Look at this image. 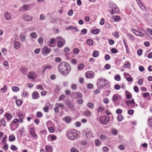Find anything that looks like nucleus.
Wrapping results in <instances>:
<instances>
[{
	"label": "nucleus",
	"mask_w": 152,
	"mask_h": 152,
	"mask_svg": "<svg viewBox=\"0 0 152 152\" xmlns=\"http://www.w3.org/2000/svg\"><path fill=\"white\" fill-rule=\"evenodd\" d=\"M32 96L34 99H37L39 97V94L37 92L35 91L32 94Z\"/></svg>",
	"instance_id": "20"
},
{
	"label": "nucleus",
	"mask_w": 152,
	"mask_h": 152,
	"mask_svg": "<svg viewBox=\"0 0 152 152\" xmlns=\"http://www.w3.org/2000/svg\"><path fill=\"white\" fill-rule=\"evenodd\" d=\"M15 102L17 106L20 105L22 103V102L19 99L16 100L15 101Z\"/></svg>",
	"instance_id": "39"
},
{
	"label": "nucleus",
	"mask_w": 152,
	"mask_h": 152,
	"mask_svg": "<svg viewBox=\"0 0 152 152\" xmlns=\"http://www.w3.org/2000/svg\"><path fill=\"white\" fill-rule=\"evenodd\" d=\"M56 39L57 42H61L63 41L64 40H65L63 39L62 37L61 36H58L56 37Z\"/></svg>",
	"instance_id": "43"
},
{
	"label": "nucleus",
	"mask_w": 152,
	"mask_h": 152,
	"mask_svg": "<svg viewBox=\"0 0 152 152\" xmlns=\"http://www.w3.org/2000/svg\"><path fill=\"white\" fill-rule=\"evenodd\" d=\"M45 19V17L43 14H41L40 15L39 19L41 20H43Z\"/></svg>",
	"instance_id": "53"
},
{
	"label": "nucleus",
	"mask_w": 152,
	"mask_h": 152,
	"mask_svg": "<svg viewBox=\"0 0 152 152\" xmlns=\"http://www.w3.org/2000/svg\"><path fill=\"white\" fill-rule=\"evenodd\" d=\"M23 8L25 11H27L30 9V6L28 4H24L23 6Z\"/></svg>",
	"instance_id": "25"
},
{
	"label": "nucleus",
	"mask_w": 152,
	"mask_h": 152,
	"mask_svg": "<svg viewBox=\"0 0 152 152\" xmlns=\"http://www.w3.org/2000/svg\"><path fill=\"white\" fill-rule=\"evenodd\" d=\"M24 129L23 127H22L18 130L19 134L21 136H22L24 131Z\"/></svg>",
	"instance_id": "24"
},
{
	"label": "nucleus",
	"mask_w": 152,
	"mask_h": 152,
	"mask_svg": "<svg viewBox=\"0 0 152 152\" xmlns=\"http://www.w3.org/2000/svg\"><path fill=\"white\" fill-rule=\"evenodd\" d=\"M49 131L50 132L52 133L54 132V130L53 127L52 126H51L48 128Z\"/></svg>",
	"instance_id": "59"
},
{
	"label": "nucleus",
	"mask_w": 152,
	"mask_h": 152,
	"mask_svg": "<svg viewBox=\"0 0 152 152\" xmlns=\"http://www.w3.org/2000/svg\"><path fill=\"white\" fill-rule=\"evenodd\" d=\"M66 134L67 138L71 140H75L79 137L77 132L74 130H68Z\"/></svg>",
	"instance_id": "2"
},
{
	"label": "nucleus",
	"mask_w": 152,
	"mask_h": 152,
	"mask_svg": "<svg viewBox=\"0 0 152 152\" xmlns=\"http://www.w3.org/2000/svg\"><path fill=\"white\" fill-rule=\"evenodd\" d=\"M87 106L90 108L93 109L94 107V104L93 103L89 102L87 104Z\"/></svg>",
	"instance_id": "32"
},
{
	"label": "nucleus",
	"mask_w": 152,
	"mask_h": 152,
	"mask_svg": "<svg viewBox=\"0 0 152 152\" xmlns=\"http://www.w3.org/2000/svg\"><path fill=\"white\" fill-rule=\"evenodd\" d=\"M65 40H64L62 41L57 42V45L58 47H62L65 43Z\"/></svg>",
	"instance_id": "21"
},
{
	"label": "nucleus",
	"mask_w": 152,
	"mask_h": 152,
	"mask_svg": "<svg viewBox=\"0 0 152 152\" xmlns=\"http://www.w3.org/2000/svg\"><path fill=\"white\" fill-rule=\"evenodd\" d=\"M21 46V44L18 41L15 42L14 44V48L16 49H18L20 48Z\"/></svg>",
	"instance_id": "22"
},
{
	"label": "nucleus",
	"mask_w": 152,
	"mask_h": 152,
	"mask_svg": "<svg viewBox=\"0 0 152 152\" xmlns=\"http://www.w3.org/2000/svg\"><path fill=\"white\" fill-rule=\"evenodd\" d=\"M50 51V49L46 46H45L42 49V53L44 56H47Z\"/></svg>",
	"instance_id": "6"
},
{
	"label": "nucleus",
	"mask_w": 152,
	"mask_h": 152,
	"mask_svg": "<svg viewBox=\"0 0 152 152\" xmlns=\"http://www.w3.org/2000/svg\"><path fill=\"white\" fill-rule=\"evenodd\" d=\"M148 123L149 126L152 127V116L149 117L148 119Z\"/></svg>",
	"instance_id": "26"
},
{
	"label": "nucleus",
	"mask_w": 152,
	"mask_h": 152,
	"mask_svg": "<svg viewBox=\"0 0 152 152\" xmlns=\"http://www.w3.org/2000/svg\"><path fill=\"white\" fill-rule=\"evenodd\" d=\"M48 140L50 141H53L56 139L57 137L55 135H50L48 137Z\"/></svg>",
	"instance_id": "18"
},
{
	"label": "nucleus",
	"mask_w": 152,
	"mask_h": 152,
	"mask_svg": "<svg viewBox=\"0 0 152 152\" xmlns=\"http://www.w3.org/2000/svg\"><path fill=\"white\" fill-rule=\"evenodd\" d=\"M94 73L92 71L88 72L85 73V75L87 78L91 79L94 77Z\"/></svg>",
	"instance_id": "11"
},
{
	"label": "nucleus",
	"mask_w": 152,
	"mask_h": 152,
	"mask_svg": "<svg viewBox=\"0 0 152 152\" xmlns=\"http://www.w3.org/2000/svg\"><path fill=\"white\" fill-rule=\"evenodd\" d=\"M30 35L31 37L33 38H35L37 37V35L35 32H32L31 33Z\"/></svg>",
	"instance_id": "41"
},
{
	"label": "nucleus",
	"mask_w": 152,
	"mask_h": 152,
	"mask_svg": "<svg viewBox=\"0 0 152 152\" xmlns=\"http://www.w3.org/2000/svg\"><path fill=\"white\" fill-rule=\"evenodd\" d=\"M127 37L129 39L132 40H133L134 39V37L130 33H127Z\"/></svg>",
	"instance_id": "27"
},
{
	"label": "nucleus",
	"mask_w": 152,
	"mask_h": 152,
	"mask_svg": "<svg viewBox=\"0 0 152 152\" xmlns=\"http://www.w3.org/2000/svg\"><path fill=\"white\" fill-rule=\"evenodd\" d=\"M64 121L66 123H69L71 121V118L69 116H66L64 118Z\"/></svg>",
	"instance_id": "31"
},
{
	"label": "nucleus",
	"mask_w": 152,
	"mask_h": 152,
	"mask_svg": "<svg viewBox=\"0 0 152 152\" xmlns=\"http://www.w3.org/2000/svg\"><path fill=\"white\" fill-rule=\"evenodd\" d=\"M113 19L115 21H118L120 20V18L118 15L114 16L113 18Z\"/></svg>",
	"instance_id": "35"
},
{
	"label": "nucleus",
	"mask_w": 152,
	"mask_h": 152,
	"mask_svg": "<svg viewBox=\"0 0 152 152\" xmlns=\"http://www.w3.org/2000/svg\"><path fill=\"white\" fill-rule=\"evenodd\" d=\"M56 40L55 38H52L49 40L47 42V45L50 47H54L55 45V41Z\"/></svg>",
	"instance_id": "7"
},
{
	"label": "nucleus",
	"mask_w": 152,
	"mask_h": 152,
	"mask_svg": "<svg viewBox=\"0 0 152 152\" xmlns=\"http://www.w3.org/2000/svg\"><path fill=\"white\" fill-rule=\"evenodd\" d=\"M110 121L109 117L106 115H103L99 118L100 123L103 124L105 125L107 124Z\"/></svg>",
	"instance_id": "4"
},
{
	"label": "nucleus",
	"mask_w": 152,
	"mask_h": 152,
	"mask_svg": "<svg viewBox=\"0 0 152 152\" xmlns=\"http://www.w3.org/2000/svg\"><path fill=\"white\" fill-rule=\"evenodd\" d=\"M7 89V87L6 86L4 85V87L1 89V91L3 93H4L6 92Z\"/></svg>",
	"instance_id": "38"
},
{
	"label": "nucleus",
	"mask_w": 152,
	"mask_h": 152,
	"mask_svg": "<svg viewBox=\"0 0 152 152\" xmlns=\"http://www.w3.org/2000/svg\"><path fill=\"white\" fill-rule=\"evenodd\" d=\"M75 28V26H72L66 27V29L67 30H70L74 29Z\"/></svg>",
	"instance_id": "48"
},
{
	"label": "nucleus",
	"mask_w": 152,
	"mask_h": 152,
	"mask_svg": "<svg viewBox=\"0 0 152 152\" xmlns=\"http://www.w3.org/2000/svg\"><path fill=\"white\" fill-rule=\"evenodd\" d=\"M114 78L117 81H119L121 79V77L119 75H117L115 76Z\"/></svg>",
	"instance_id": "56"
},
{
	"label": "nucleus",
	"mask_w": 152,
	"mask_h": 152,
	"mask_svg": "<svg viewBox=\"0 0 152 152\" xmlns=\"http://www.w3.org/2000/svg\"><path fill=\"white\" fill-rule=\"evenodd\" d=\"M95 145L96 146H99L102 143V142L99 140L98 139L96 140L95 141Z\"/></svg>",
	"instance_id": "30"
},
{
	"label": "nucleus",
	"mask_w": 152,
	"mask_h": 152,
	"mask_svg": "<svg viewBox=\"0 0 152 152\" xmlns=\"http://www.w3.org/2000/svg\"><path fill=\"white\" fill-rule=\"evenodd\" d=\"M104 110V108L103 106H99L98 107V112H102Z\"/></svg>",
	"instance_id": "37"
},
{
	"label": "nucleus",
	"mask_w": 152,
	"mask_h": 152,
	"mask_svg": "<svg viewBox=\"0 0 152 152\" xmlns=\"http://www.w3.org/2000/svg\"><path fill=\"white\" fill-rule=\"evenodd\" d=\"M84 114L87 116H88L91 114V112L89 110H86Z\"/></svg>",
	"instance_id": "58"
},
{
	"label": "nucleus",
	"mask_w": 152,
	"mask_h": 152,
	"mask_svg": "<svg viewBox=\"0 0 152 152\" xmlns=\"http://www.w3.org/2000/svg\"><path fill=\"white\" fill-rule=\"evenodd\" d=\"M97 83L98 84H99L100 86H104L105 85H108V81L107 80L101 78L98 80Z\"/></svg>",
	"instance_id": "5"
},
{
	"label": "nucleus",
	"mask_w": 152,
	"mask_h": 152,
	"mask_svg": "<svg viewBox=\"0 0 152 152\" xmlns=\"http://www.w3.org/2000/svg\"><path fill=\"white\" fill-rule=\"evenodd\" d=\"M142 52V49H138L137 51V54L139 56H140Z\"/></svg>",
	"instance_id": "55"
},
{
	"label": "nucleus",
	"mask_w": 152,
	"mask_h": 152,
	"mask_svg": "<svg viewBox=\"0 0 152 152\" xmlns=\"http://www.w3.org/2000/svg\"><path fill=\"white\" fill-rule=\"evenodd\" d=\"M37 89L40 90H43L42 86L38 85L37 86Z\"/></svg>",
	"instance_id": "57"
},
{
	"label": "nucleus",
	"mask_w": 152,
	"mask_h": 152,
	"mask_svg": "<svg viewBox=\"0 0 152 152\" xmlns=\"http://www.w3.org/2000/svg\"><path fill=\"white\" fill-rule=\"evenodd\" d=\"M9 140L10 142L14 141L15 140V137L13 135H11L9 136Z\"/></svg>",
	"instance_id": "36"
},
{
	"label": "nucleus",
	"mask_w": 152,
	"mask_h": 152,
	"mask_svg": "<svg viewBox=\"0 0 152 152\" xmlns=\"http://www.w3.org/2000/svg\"><path fill=\"white\" fill-rule=\"evenodd\" d=\"M22 18L24 20L26 21H31L33 19L31 16L26 14L23 15L22 16Z\"/></svg>",
	"instance_id": "10"
},
{
	"label": "nucleus",
	"mask_w": 152,
	"mask_h": 152,
	"mask_svg": "<svg viewBox=\"0 0 152 152\" xmlns=\"http://www.w3.org/2000/svg\"><path fill=\"white\" fill-rule=\"evenodd\" d=\"M4 17L6 20H9L11 19V16L10 13L6 11L4 12Z\"/></svg>",
	"instance_id": "15"
},
{
	"label": "nucleus",
	"mask_w": 152,
	"mask_h": 152,
	"mask_svg": "<svg viewBox=\"0 0 152 152\" xmlns=\"http://www.w3.org/2000/svg\"><path fill=\"white\" fill-rule=\"evenodd\" d=\"M87 43L89 45H92L93 44V42L92 40L91 39H88L87 40Z\"/></svg>",
	"instance_id": "33"
},
{
	"label": "nucleus",
	"mask_w": 152,
	"mask_h": 152,
	"mask_svg": "<svg viewBox=\"0 0 152 152\" xmlns=\"http://www.w3.org/2000/svg\"><path fill=\"white\" fill-rule=\"evenodd\" d=\"M11 149L13 151H16L17 150V147L13 145H11L10 147Z\"/></svg>",
	"instance_id": "60"
},
{
	"label": "nucleus",
	"mask_w": 152,
	"mask_h": 152,
	"mask_svg": "<svg viewBox=\"0 0 152 152\" xmlns=\"http://www.w3.org/2000/svg\"><path fill=\"white\" fill-rule=\"evenodd\" d=\"M110 58V56L108 54H106L104 56V59L106 61H108Z\"/></svg>",
	"instance_id": "52"
},
{
	"label": "nucleus",
	"mask_w": 152,
	"mask_h": 152,
	"mask_svg": "<svg viewBox=\"0 0 152 152\" xmlns=\"http://www.w3.org/2000/svg\"><path fill=\"white\" fill-rule=\"evenodd\" d=\"M57 106L60 107H63L64 106V105L63 104L59 103H56V106Z\"/></svg>",
	"instance_id": "62"
},
{
	"label": "nucleus",
	"mask_w": 152,
	"mask_h": 152,
	"mask_svg": "<svg viewBox=\"0 0 152 152\" xmlns=\"http://www.w3.org/2000/svg\"><path fill=\"white\" fill-rule=\"evenodd\" d=\"M117 119L118 121H121L123 120V117L121 115H119L118 116Z\"/></svg>",
	"instance_id": "46"
},
{
	"label": "nucleus",
	"mask_w": 152,
	"mask_h": 152,
	"mask_svg": "<svg viewBox=\"0 0 152 152\" xmlns=\"http://www.w3.org/2000/svg\"><path fill=\"white\" fill-rule=\"evenodd\" d=\"M46 152H52L53 147L50 145H47L45 147Z\"/></svg>",
	"instance_id": "17"
},
{
	"label": "nucleus",
	"mask_w": 152,
	"mask_h": 152,
	"mask_svg": "<svg viewBox=\"0 0 152 152\" xmlns=\"http://www.w3.org/2000/svg\"><path fill=\"white\" fill-rule=\"evenodd\" d=\"M91 32L93 34H97L99 33V30L97 29L93 30L91 31Z\"/></svg>",
	"instance_id": "42"
},
{
	"label": "nucleus",
	"mask_w": 152,
	"mask_h": 152,
	"mask_svg": "<svg viewBox=\"0 0 152 152\" xmlns=\"http://www.w3.org/2000/svg\"><path fill=\"white\" fill-rule=\"evenodd\" d=\"M70 151L71 152H79V151L75 148H71Z\"/></svg>",
	"instance_id": "64"
},
{
	"label": "nucleus",
	"mask_w": 152,
	"mask_h": 152,
	"mask_svg": "<svg viewBox=\"0 0 152 152\" xmlns=\"http://www.w3.org/2000/svg\"><path fill=\"white\" fill-rule=\"evenodd\" d=\"M12 90L13 91L17 92L19 90V88L17 86H14L12 88Z\"/></svg>",
	"instance_id": "45"
},
{
	"label": "nucleus",
	"mask_w": 152,
	"mask_h": 152,
	"mask_svg": "<svg viewBox=\"0 0 152 152\" xmlns=\"http://www.w3.org/2000/svg\"><path fill=\"white\" fill-rule=\"evenodd\" d=\"M65 98V96L64 95H61L58 99V100L59 101H62L63 100L64 98Z\"/></svg>",
	"instance_id": "61"
},
{
	"label": "nucleus",
	"mask_w": 152,
	"mask_h": 152,
	"mask_svg": "<svg viewBox=\"0 0 152 152\" xmlns=\"http://www.w3.org/2000/svg\"><path fill=\"white\" fill-rule=\"evenodd\" d=\"M1 125L3 126H5L6 125V122L4 118H2L1 120Z\"/></svg>",
	"instance_id": "28"
},
{
	"label": "nucleus",
	"mask_w": 152,
	"mask_h": 152,
	"mask_svg": "<svg viewBox=\"0 0 152 152\" xmlns=\"http://www.w3.org/2000/svg\"><path fill=\"white\" fill-rule=\"evenodd\" d=\"M110 8L111 9L110 12L111 14H116L118 12L119 9L117 6L113 3H110L109 4Z\"/></svg>",
	"instance_id": "3"
},
{
	"label": "nucleus",
	"mask_w": 152,
	"mask_h": 152,
	"mask_svg": "<svg viewBox=\"0 0 152 152\" xmlns=\"http://www.w3.org/2000/svg\"><path fill=\"white\" fill-rule=\"evenodd\" d=\"M94 86L91 83H89L88 84H87L86 85V87H87L89 88V89H91L92 87H93Z\"/></svg>",
	"instance_id": "54"
},
{
	"label": "nucleus",
	"mask_w": 152,
	"mask_h": 152,
	"mask_svg": "<svg viewBox=\"0 0 152 152\" xmlns=\"http://www.w3.org/2000/svg\"><path fill=\"white\" fill-rule=\"evenodd\" d=\"M20 37L21 40L22 42H23L25 41L26 38L25 36L24 35L21 34L20 35Z\"/></svg>",
	"instance_id": "44"
},
{
	"label": "nucleus",
	"mask_w": 152,
	"mask_h": 152,
	"mask_svg": "<svg viewBox=\"0 0 152 152\" xmlns=\"http://www.w3.org/2000/svg\"><path fill=\"white\" fill-rule=\"evenodd\" d=\"M58 68L61 73L65 76L68 75L71 70V67L69 64L64 62L60 63L59 64Z\"/></svg>",
	"instance_id": "1"
},
{
	"label": "nucleus",
	"mask_w": 152,
	"mask_h": 152,
	"mask_svg": "<svg viewBox=\"0 0 152 152\" xmlns=\"http://www.w3.org/2000/svg\"><path fill=\"white\" fill-rule=\"evenodd\" d=\"M73 94L74 96V97L76 98H81L83 96L82 93L79 92H74L73 93Z\"/></svg>",
	"instance_id": "14"
},
{
	"label": "nucleus",
	"mask_w": 152,
	"mask_h": 152,
	"mask_svg": "<svg viewBox=\"0 0 152 152\" xmlns=\"http://www.w3.org/2000/svg\"><path fill=\"white\" fill-rule=\"evenodd\" d=\"M5 117L8 121H10L12 117V115L11 113H6L4 115Z\"/></svg>",
	"instance_id": "16"
},
{
	"label": "nucleus",
	"mask_w": 152,
	"mask_h": 152,
	"mask_svg": "<svg viewBox=\"0 0 152 152\" xmlns=\"http://www.w3.org/2000/svg\"><path fill=\"white\" fill-rule=\"evenodd\" d=\"M123 41L124 43V45H125V47L126 48V53L127 54H128L129 53V51L128 50V46L127 45V44L126 43V42L123 39Z\"/></svg>",
	"instance_id": "29"
},
{
	"label": "nucleus",
	"mask_w": 152,
	"mask_h": 152,
	"mask_svg": "<svg viewBox=\"0 0 152 152\" xmlns=\"http://www.w3.org/2000/svg\"><path fill=\"white\" fill-rule=\"evenodd\" d=\"M125 102L126 104L127 105L129 106L131 108H133L134 107V105L135 104L133 99L128 101H125Z\"/></svg>",
	"instance_id": "8"
},
{
	"label": "nucleus",
	"mask_w": 152,
	"mask_h": 152,
	"mask_svg": "<svg viewBox=\"0 0 152 152\" xmlns=\"http://www.w3.org/2000/svg\"><path fill=\"white\" fill-rule=\"evenodd\" d=\"M124 66L125 68H129L130 67V65L128 61H126L124 64Z\"/></svg>",
	"instance_id": "40"
},
{
	"label": "nucleus",
	"mask_w": 152,
	"mask_h": 152,
	"mask_svg": "<svg viewBox=\"0 0 152 152\" xmlns=\"http://www.w3.org/2000/svg\"><path fill=\"white\" fill-rule=\"evenodd\" d=\"M84 67V64H79L78 66V69L79 70H81Z\"/></svg>",
	"instance_id": "50"
},
{
	"label": "nucleus",
	"mask_w": 152,
	"mask_h": 152,
	"mask_svg": "<svg viewBox=\"0 0 152 152\" xmlns=\"http://www.w3.org/2000/svg\"><path fill=\"white\" fill-rule=\"evenodd\" d=\"M99 55V52L98 51H94L93 53V56L94 58L97 57Z\"/></svg>",
	"instance_id": "34"
},
{
	"label": "nucleus",
	"mask_w": 152,
	"mask_h": 152,
	"mask_svg": "<svg viewBox=\"0 0 152 152\" xmlns=\"http://www.w3.org/2000/svg\"><path fill=\"white\" fill-rule=\"evenodd\" d=\"M87 32V30L86 28H84L83 29L81 32L82 34H86Z\"/></svg>",
	"instance_id": "63"
},
{
	"label": "nucleus",
	"mask_w": 152,
	"mask_h": 152,
	"mask_svg": "<svg viewBox=\"0 0 152 152\" xmlns=\"http://www.w3.org/2000/svg\"><path fill=\"white\" fill-rule=\"evenodd\" d=\"M71 87L73 90H75L77 89V87L76 84H73L71 85Z\"/></svg>",
	"instance_id": "49"
},
{
	"label": "nucleus",
	"mask_w": 152,
	"mask_h": 152,
	"mask_svg": "<svg viewBox=\"0 0 152 152\" xmlns=\"http://www.w3.org/2000/svg\"><path fill=\"white\" fill-rule=\"evenodd\" d=\"M66 104L67 105L68 107L71 110H74V106L69 100L66 101Z\"/></svg>",
	"instance_id": "12"
},
{
	"label": "nucleus",
	"mask_w": 152,
	"mask_h": 152,
	"mask_svg": "<svg viewBox=\"0 0 152 152\" xmlns=\"http://www.w3.org/2000/svg\"><path fill=\"white\" fill-rule=\"evenodd\" d=\"M28 96V93L27 92L24 91L22 95V96L24 97H26Z\"/></svg>",
	"instance_id": "51"
},
{
	"label": "nucleus",
	"mask_w": 152,
	"mask_h": 152,
	"mask_svg": "<svg viewBox=\"0 0 152 152\" xmlns=\"http://www.w3.org/2000/svg\"><path fill=\"white\" fill-rule=\"evenodd\" d=\"M73 51L75 54H77L79 52V50L77 48H75L73 49Z\"/></svg>",
	"instance_id": "47"
},
{
	"label": "nucleus",
	"mask_w": 152,
	"mask_h": 152,
	"mask_svg": "<svg viewBox=\"0 0 152 152\" xmlns=\"http://www.w3.org/2000/svg\"><path fill=\"white\" fill-rule=\"evenodd\" d=\"M27 77L29 79L34 80L36 77L37 74L33 72H30L27 75Z\"/></svg>",
	"instance_id": "9"
},
{
	"label": "nucleus",
	"mask_w": 152,
	"mask_h": 152,
	"mask_svg": "<svg viewBox=\"0 0 152 152\" xmlns=\"http://www.w3.org/2000/svg\"><path fill=\"white\" fill-rule=\"evenodd\" d=\"M120 99V96L117 94H114L113 96L112 100L113 102H115Z\"/></svg>",
	"instance_id": "19"
},
{
	"label": "nucleus",
	"mask_w": 152,
	"mask_h": 152,
	"mask_svg": "<svg viewBox=\"0 0 152 152\" xmlns=\"http://www.w3.org/2000/svg\"><path fill=\"white\" fill-rule=\"evenodd\" d=\"M19 126L18 124H15L11 123L10 124V127L12 131L15 130Z\"/></svg>",
	"instance_id": "13"
},
{
	"label": "nucleus",
	"mask_w": 152,
	"mask_h": 152,
	"mask_svg": "<svg viewBox=\"0 0 152 152\" xmlns=\"http://www.w3.org/2000/svg\"><path fill=\"white\" fill-rule=\"evenodd\" d=\"M125 94L126 96V97L128 99H131L132 98V96L130 93L128 91H126L125 92Z\"/></svg>",
	"instance_id": "23"
}]
</instances>
